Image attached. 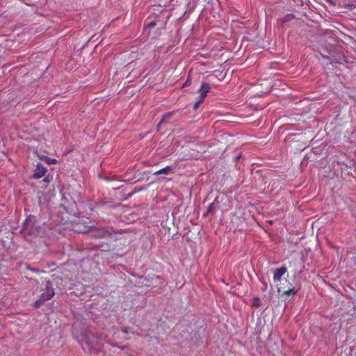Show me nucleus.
Wrapping results in <instances>:
<instances>
[{
  "label": "nucleus",
  "mask_w": 356,
  "mask_h": 356,
  "mask_svg": "<svg viewBox=\"0 0 356 356\" xmlns=\"http://www.w3.org/2000/svg\"><path fill=\"white\" fill-rule=\"evenodd\" d=\"M81 340L84 343V344H82L84 350H97L96 344L98 345V338L92 332H87L83 334Z\"/></svg>",
  "instance_id": "obj_1"
},
{
  "label": "nucleus",
  "mask_w": 356,
  "mask_h": 356,
  "mask_svg": "<svg viewBox=\"0 0 356 356\" xmlns=\"http://www.w3.org/2000/svg\"><path fill=\"white\" fill-rule=\"evenodd\" d=\"M319 42L322 43V45L325 46L327 50H331L332 46L335 42L333 31L327 30L323 35L320 36Z\"/></svg>",
  "instance_id": "obj_2"
},
{
  "label": "nucleus",
  "mask_w": 356,
  "mask_h": 356,
  "mask_svg": "<svg viewBox=\"0 0 356 356\" xmlns=\"http://www.w3.org/2000/svg\"><path fill=\"white\" fill-rule=\"evenodd\" d=\"M287 272V268L285 266H282L279 268L273 270V280L275 283L278 285V283L281 282L282 277ZM278 292H282V286H277Z\"/></svg>",
  "instance_id": "obj_3"
},
{
  "label": "nucleus",
  "mask_w": 356,
  "mask_h": 356,
  "mask_svg": "<svg viewBox=\"0 0 356 356\" xmlns=\"http://www.w3.org/2000/svg\"><path fill=\"white\" fill-rule=\"evenodd\" d=\"M55 295L54 289H53L51 281H47L45 284V289L41 293L43 300H49L51 299Z\"/></svg>",
  "instance_id": "obj_4"
},
{
  "label": "nucleus",
  "mask_w": 356,
  "mask_h": 356,
  "mask_svg": "<svg viewBox=\"0 0 356 356\" xmlns=\"http://www.w3.org/2000/svg\"><path fill=\"white\" fill-rule=\"evenodd\" d=\"M47 172V168L43 166L41 163H38L36 165V169L35 170V173L33 175V178L40 179L43 177Z\"/></svg>",
  "instance_id": "obj_5"
},
{
  "label": "nucleus",
  "mask_w": 356,
  "mask_h": 356,
  "mask_svg": "<svg viewBox=\"0 0 356 356\" xmlns=\"http://www.w3.org/2000/svg\"><path fill=\"white\" fill-rule=\"evenodd\" d=\"M210 89L211 86L208 83H203L198 90V92L200 93L199 98L204 100Z\"/></svg>",
  "instance_id": "obj_6"
},
{
  "label": "nucleus",
  "mask_w": 356,
  "mask_h": 356,
  "mask_svg": "<svg viewBox=\"0 0 356 356\" xmlns=\"http://www.w3.org/2000/svg\"><path fill=\"white\" fill-rule=\"evenodd\" d=\"M173 115V112H168V113H166L165 114H164L163 116H162V118L160 121V122L159 123V124L157 125V129H160L161 128V126L163 124H165L168 122V121L172 118Z\"/></svg>",
  "instance_id": "obj_7"
},
{
  "label": "nucleus",
  "mask_w": 356,
  "mask_h": 356,
  "mask_svg": "<svg viewBox=\"0 0 356 356\" xmlns=\"http://www.w3.org/2000/svg\"><path fill=\"white\" fill-rule=\"evenodd\" d=\"M172 171V167L171 166H166L158 171H156L154 175H169Z\"/></svg>",
  "instance_id": "obj_8"
},
{
  "label": "nucleus",
  "mask_w": 356,
  "mask_h": 356,
  "mask_svg": "<svg viewBox=\"0 0 356 356\" xmlns=\"http://www.w3.org/2000/svg\"><path fill=\"white\" fill-rule=\"evenodd\" d=\"M261 305V303H260V298L259 297H254L252 298V307H255V308H258Z\"/></svg>",
  "instance_id": "obj_9"
},
{
  "label": "nucleus",
  "mask_w": 356,
  "mask_h": 356,
  "mask_svg": "<svg viewBox=\"0 0 356 356\" xmlns=\"http://www.w3.org/2000/svg\"><path fill=\"white\" fill-rule=\"evenodd\" d=\"M297 293V291H296L294 289H289L288 290H284L282 291L283 295H295Z\"/></svg>",
  "instance_id": "obj_10"
},
{
  "label": "nucleus",
  "mask_w": 356,
  "mask_h": 356,
  "mask_svg": "<svg viewBox=\"0 0 356 356\" xmlns=\"http://www.w3.org/2000/svg\"><path fill=\"white\" fill-rule=\"evenodd\" d=\"M45 301H46V300H42V296H40V298L34 302V307H35V308H38V307H40V306H41V305H42L45 302Z\"/></svg>",
  "instance_id": "obj_11"
},
{
  "label": "nucleus",
  "mask_w": 356,
  "mask_h": 356,
  "mask_svg": "<svg viewBox=\"0 0 356 356\" xmlns=\"http://www.w3.org/2000/svg\"><path fill=\"white\" fill-rule=\"evenodd\" d=\"M204 102V99H202L200 98L198 99V100L195 102V104H194V109L196 110L198 108V107L200 106V105Z\"/></svg>",
  "instance_id": "obj_12"
},
{
  "label": "nucleus",
  "mask_w": 356,
  "mask_h": 356,
  "mask_svg": "<svg viewBox=\"0 0 356 356\" xmlns=\"http://www.w3.org/2000/svg\"><path fill=\"white\" fill-rule=\"evenodd\" d=\"M46 161L49 164H56L57 163V161L54 159H50L49 157H46Z\"/></svg>",
  "instance_id": "obj_13"
},
{
  "label": "nucleus",
  "mask_w": 356,
  "mask_h": 356,
  "mask_svg": "<svg viewBox=\"0 0 356 356\" xmlns=\"http://www.w3.org/2000/svg\"><path fill=\"white\" fill-rule=\"evenodd\" d=\"M33 272L35 273H44L45 271L43 270H39V269H35V268H33L31 270Z\"/></svg>",
  "instance_id": "obj_14"
},
{
  "label": "nucleus",
  "mask_w": 356,
  "mask_h": 356,
  "mask_svg": "<svg viewBox=\"0 0 356 356\" xmlns=\"http://www.w3.org/2000/svg\"><path fill=\"white\" fill-rule=\"evenodd\" d=\"M122 331L124 333V334H127L129 332V327H124L122 329Z\"/></svg>",
  "instance_id": "obj_15"
},
{
  "label": "nucleus",
  "mask_w": 356,
  "mask_h": 356,
  "mask_svg": "<svg viewBox=\"0 0 356 356\" xmlns=\"http://www.w3.org/2000/svg\"><path fill=\"white\" fill-rule=\"evenodd\" d=\"M51 179H49V177H44V179H43V181L47 183V184H49L50 182Z\"/></svg>",
  "instance_id": "obj_16"
},
{
  "label": "nucleus",
  "mask_w": 356,
  "mask_h": 356,
  "mask_svg": "<svg viewBox=\"0 0 356 356\" xmlns=\"http://www.w3.org/2000/svg\"><path fill=\"white\" fill-rule=\"evenodd\" d=\"M106 342L107 343H108V344L111 345L112 346H114V347H115V346H117V344H116L115 343H113V342H112V341H106Z\"/></svg>",
  "instance_id": "obj_17"
},
{
  "label": "nucleus",
  "mask_w": 356,
  "mask_h": 356,
  "mask_svg": "<svg viewBox=\"0 0 356 356\" xmlns=\"http://www.w3.org/2000/svg\"><path fill=\"white\" fill-rule=\"evenodd\" d=\"M190 84H191V80L188 79L186 80V81L185 82L184 86H189Z\"/></svg>",
  "instance_id": "obj_18"
},
{
  "label": "nucleus",
  "mask_w": 356,
  "mask_h": 356,
  "mask_svg": "<svg viewBox=\"0 0 356 356\" xmlns=\"http://www.w3.org/2000/svg\"><path fill=\"white\" fill-rule=\"evenodd\" d=\"M286 17H287L286 20L289 21V20H291L293 18V16L291 15H287Z\"/></svg>",
  "instance_id": "obj_19"
},
{
  "label": "nucleus",
  "mask_w": 356,
  "mask_h": 356,
  "mask_svg": "<svg viewBox=\"0 0 356 356\" xmlns=\"http://www.w3.org/2000/svg\"><path fill=\"white\" fill-rule=\"evenodd\" d=\"M213 204H210L207 209V213L210 212L212 209Z\"/></svg>",
  "instance_id": "obj_20"
},
{
  "label": "nucleus",
  "mask_w": 356,
  "mask_h": 356,
  "mask_svg": "<svg viewBox=\"0 0 356 356\" xmlns=\"http://www.w3.org/2000/svg\"><path fill=\"white\" fill-rule=\"evenodd\" d=\"M156 24H149V27H154Z\"/></svg>",
  "instance_id": "obj_21"
},
{
  "label": "nucleus",
  "mask_w": 356,
  "mask_h": 356,
  "mask_svg": "<svg viewBox=\"0 0 356 356\" xmlns=\"http://www.w3.org/2000/svg\"><path fill=\"white\" fill-rule=\"evenodd\" d=\"M237 21H238V20L233 19V20H232V22H237Z\"/></svg>",
  "instance_id": "obj_22"
}]
</instances>
